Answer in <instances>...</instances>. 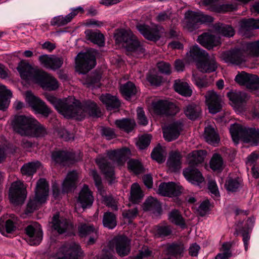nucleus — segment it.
Returning <instances> with one entry per match:
<instances>
[{
    "mask_svg": "<svg viewBox=\"0 0 259 259\" xmlns=\"http://www.w3.org/2000/svg\"><path fill=\"white\" fill-rule=\"evenodd\" d=\"M131 154L129 149L124 148L120 150L108 151L107 156L99 155L96 162L105 178L111 183L114 179L113 163L122 164Z\"/></svg>",
    "mask_w": 259,
    "mask_h": 259,
    "instance_id": "f257e3e1",
    "label": "nucleus"
},
{
    "mask_svg": "<svg viewBox=\"0 0 259 259\" xmlns=\"http://www.w3.org/2000/svg\"><path fill=\"white\" fill-rule=\"evenodd\" d=\"M172 233V228L170 226L161 225L156 226L155 236L158 238H164L170 236Z\"/></svg>",
    "mask_w": 259,
    "mask_h": 259,
    "instance_id": "6e6d98bb",
    "label": "nucleus"
},
{
    "mask_svg": "<svg viewBox=\"0 0 259 259\" xmlns=\"http://www.w3.org/2000/svg\"><path fill=\"white\" fill-rule=\"evenodd\" d=\"M52 159L55 163L62 165L72 163V155L65 151H56L52 153Z\"/></svg>",
    "mask_w": 259,
    "mask_h": 259,
    "instance_id": "c85d7f7f",
    "label": "nucleus"
},
{
    "mask_svg": "<svg viewBox=\"0 0 259 259\" xmlns=\"http://www.w3.org/2000/svg\"><path fill=\"white\" fill-rule=\"evenodd\" d=\"M22 78L39 84L43 89L55 91L59 87L57 79L48 73L25 65L18 68Z\"/></svg>",
    "mask_w": 259,
    "mask_h": 259,
    "instance_id": "f03ea898",
    "label": "nucleus"
},
{
    "mask_svg": "<svg viewBox=\"0 0 259 259\" xmlns=\"http://www.w3.org/2000/svg\"><path fill=\"white\" fill-rule=\"evenodd\" d=\"M197 41L203 47L207 49H212L221 43L220 38L208 32L203 33L199 36Z\"/></svg>",
    "mask_w": 259,
    "mask_h": 259,
    "instance_id": "bb28decb",
    "label": "nucleus"
},
{
    "mask_svg": "<svg viewBox=\"0 0 259 259\" xmlns=\"http://www.w3.org/2000/svg\"><path fill=\"white\" fill-rule=\"evenodd\" d=\"M242 223L243 222H239L236 225V227H238L239 226V224H240V226L242 225ZM249 233L250 232L246 231V230L244 229H241L240 230H239L237 228H235V231L234 232V235L236 236H238L240 233H241L243 237L245 250L246 251H247L248 249V242L250 239Z\"/></svg>",
    "mask_w": 259,
    "mask_h": 259,
    "instance_id": "bf43d9fd",
    "label": "nucleus"
},
{
    "mask_svg": "<svg viewBox=\"0 0 259 259\" xmlns=\"http://www.w3.org/2000/svg\"><path fill=\"white\" fill-rule=\"evenodd\" d=\"M168 219L170 222L176 225L184 226L185 221L180 212L176 209L172 210L169 213Z\"/></svg>",
    "mask_w": 259,
    "mask_h": 259,
    "instance_id": "5fc2aeb1",
    "label": "nucleus"
},
{
    "mask_svg": "<svg viewBox=\"0 0 259 259\" xmlns=\"http://www.w3.org/2000/svg\"><path fill=\"white\" fill-rule=\"evenodd\" d=\"M185 178L194 185H199L204 181L202 174L194 167L189 166L183 170Z\"/></svg>",
    "mask_w": 259,
    "mask_h": 259,
    "instance_id": "393cba45",
    "label": "nucleus"
},
{
    "mask_svg": "<svg viewBox=\"0 0 259 259\" xmlns=\"http://www.w3.org/2000/svg\"><path fill=\"white\" fill-rule=\"evenodd\" d=\"M117 43H122L127 55L138 57L144 54L145 49L130 30L120 29L115 33Z\"/></svg>",
    "mask_w": 259,
    "mask_h": 259,
    "instance_id": "20e7f679",
    "label": "nucleus"
},
{
    "mask_svg": "<svg viewBox=\"0 0 259 259\" xmlns=\"http://www.w3.org/2000/svg\"><path fill=\"white\" fill-rule=\"evenodd\" d=\"M210 165L211 168L214 170L222 169L223 161L221 156L218 154H214L210 160Z\"/></svg>",
    "mask_w": 259,
    "mask_h": 259,
    "instance_id": "052dcab7",
    "label": "nucleus"
},
{
    "mask_svg": "<svg viewBox=\"0 0 259 259\" xmlns=\"http://www.w3.org/2000/svg\"><path fill=\"white\" fill-rule=\"evenodd\" d=\"M144 195L139 184H133L131 188V200L134 203L139 202Z\"/></svg>",
    "mask_w": 259,
    "mask_h": 259,
    "instance_id": "8fccbe9b",
    "label": "nucleus"
},
{
    "mask_svg": "<svg viewBox=\"0 0 259 259\" xmlns=\"http://www.w3.org/2000/svg\"><path fill=\"white\" fill-rule=\"evenodd\" d=\"M213 29L215 33L225 37H232L235 34V30L231 25L221 23L214 24Z\"/></svg>",
    "mask_w": 259,
    "mask_h": 259,
    "instance_id": "473e14b6",
    "label": "nucleus"
},
{
    "mask_svg": "<svg viewBox=\"0 0 259 259\" xmlns=\"http://www.w3.org/2000/svg\"><path fill=\"white\" fill-rule=\"evenodd\" d=\"M227 96L234 104L239 105L248 100L247 94L241 92H231L227 94Z\"/></svg>",
    "mask_w": 259,
    "mask_h": 259,
    "instance_id": "37998d69",
    "label": "nucleus"
},
{
    "mask_svg": "<svg viewBox=\"0 0 259 259\" xmlns=\"http://www.w3.org/2000/svg\"><path fill=\"white\" fill-rule=\"evenodd\" d=\"M240 31L244 32L253 29H259V19H243L239 22Z\"/></svg>",
    "mask_w": 259,
    "mask_h": 259,
    "instance_id": "a19ab883",
    "label": "nucleus"
},
{
    "mask_svg": "<svg viewBox=\"0 0 259 259\" xmlns=\"http://www.w3.org/2000/svg\"><path fill=\"white\" fill-rule=\"evenodd\" d=\"M96 58L93 52L80 53L76 57V63L82 73H85L96 65Z\"/></svg>",
    "mask_w": 259,
    "mask_h": 259,
    "instance_id": "ddd939ff",
    "label": "nucleus"
},
{
    "mask_svg": "<svg viewBox=\"0 0 259 259\" xmlns=\"http://www.w3.org/2000/svg\"><path fill=\"white\" fill-rule=\"evenodd\" d=\"M235 80L238 83L245 85L248 89L256 90L259 88V77L256 75L242 71L236 76Z\"/></svg>",
    "mask_w": 259,
    "mask_h": 259,
    "instance_id": "dca6fc26",
    "label": "nucleus"
},
{
    "mask_svg": "<svg viewBox=\"0 0 259 259\" xmlns=\"http://www.w3.org/2000/svg\"><path fill=\"white\" fill-rule=\"evenodd\" d=\"M259 57V40L245 44L241 49H235L224 53L223 60L227 63L240 64L246 60L248 56Z\"/></svg>",
    "mask_w": 259,
    "mask_h": 259,
    "instance_id": "7ed1b4c3",
    "label": "nucleus"
},
{
    "mask_svg": "<svg viewBox=\"0 0 259 259\" xmlns=\"http://www.w3.org/2000/svg\"><path fill=\"white\" fill-rule=\"evenodd\" d=\"M79 233L81 237L89 236L97 230L92 225L83 224L78 228Z\"/></svg>",
    "mask_w": 259,
    "mask_h": 259,
    "instance_id": "0e129e2a",
    "label": "nucleus"
},
{
    "mask_svg": "<svg viewBox=\"0 0 259 259\" xmlns=\"http://www.w3.org/2000/svg\"><path fill=\"white\" fill-rule=\"evenodd\" d=\"M103 226L109 229H112L117 225L115 215L111 212H105L103 218Z\"/></svg>",
    "mask_w": 259,
    "mask_h": 259,
    "instance_id": "3c124183",
    "label": "nucleus"
},
{
    "mask_svg": "<svg viewBox=\"0 0 259 259\" xmlns=\"http://www.w3.org/2000/svg\"><path fill=\"white\" fill-rule=\"evenodd\" d=\"M110 245L115 248L116 251L120 256L128 254L131 250L130 240L127 237L118 236L114 238L110 242Z\"/></svg>",
    "mask_w": 259,
    "mask_h": 259,
    "instance_id": "f3484780",
    "label": "nucleus"
},
{
    "mask_svg": "<svg viewBox=\"0 0 259 259\" xmlns=\"http://www.w3.org/2000/svg\"><path fill=\"white\" fill-rule=\"evenodd\" d=\"M45 97L62 115L64 117H68L67 113L69 112L75 101L74 97H69L63 100L58 99L50 94H46Z\"/></svg>",
    "mask_w": 259,
    "mask_h": 259,
    "instance_id": "f8f14e48",
    "label": "nucleus"
},
{
    "mask_svg": "<svg viewBox=\"0 0 259 259\" xmlns=\"http://www.w3.org/2000/svg\"><path fill=\"white\" fill-rule=\"evenodd\" d=\"M25 231L29 238V241L30 245H37L42 240V230L40 225L37 223L35 222L28 226L25 229Z\"/></svg>",
    "mask_w": 259,
    "mask_h": 259,
    "instance_id": "6ab92c4d",
    "label": "nucleus"
},
{
    "mask_svg": "<svg viewBox=\"0 0 259 259\" xmlns=\"http://www.w3.org/2000/svg\"><path fill=\"white\" fill-rule=\"evenodd\" d=\"M154 113L160 116H173L179 111V108L173 103L160 100L152 103Z\"/></svg>",
    "mask_w": 259,
    "mask_h": 259,
    "instance_id": "9d476101",
    "label": "nucleus"
},
{
    "mask_svg": "<svg viewBox=\"0 0 259 259\" xmlns=\"http://www.w3.org/2000/svg\"><path fill=\"white\" fill-rule=\"evenodd\" d=\"M192 79L195 84L199 88L202 89L209 86L211 84V81H208L204 78H201L195 74L192 75Z\"/></svg>",
    "mask_w": 259,
    "mask_h": 259,
    "instance_id": "338daca9",
    "label": "nucleus"
},
{
    "mask_svg": "<svg viewBox=\"0 0 259 259\" xmlns=\"http://www.w3.org/2000/svg\"><path fill=\"white\" fill-rule=\"evenodd\" d=\"M77 179V173L75 171L68 173L65 179L62 184V190L68 193L75 187V181Z\"/></svg>",
    "mask_w": 259,
    "mask_h": 259,
    "instance_id": "f704fd0d",
    "label": "nucleus"
},
{
    "mask_svg": "<svg viewBox=\"0 0 259 259\" xmlns=\"http://www.w3.org/2000/svg\"><path fill=\"white\" fill-rule=\"evenodd\" d=\"M208 189L213 197H219L220 193L216 182L213 180H209L208 183Z\"/></svg>",
    "mask_w": 259,
    "mask_h": 259,
    "instance_id": "774afa93",
    "label": "nucleus"
},
{
    "mask_svg": "<svg viewBox=\"0 0 259 259\" xmlns=\"http://www.w3.org/2000/svg\"><path fill=\"white\" fill-rule=\"evenodd\" d=\"M136 27L144 37L148 40L155 41L160 37L159 31L157 27H151L145 24H138Z\"/></svg>",
    "mask_w": 259,
    "mask_h": 259,
    "instance_id": "b1692460",
    "label": "nucleus"
},
{
    "mask_svg": "<svg viewBox=\"0 0 259 259\" xmlns=\"http://www.w3.org/2000/svg\"><path fill=\"white\" fill-rule=\"evenodd\" d=\"M38 60L40 64L44 67L54 70L60 68L63 63V59L62 57L48 55L40 56Z\"/></svg>",
    "mask_w": 259,
    "mask_h": 259,
    "instance_id": "412c9836",
    "label": "nucleus"
},
{
    "mask_svg": "<svg viewBox=\"0 0 259 259\" xmlns=\"http://www.w3.org/2000/svg\"><path fill=\"white\" fill-rule=\"evenodd\" d=\"M204 5L208 6V9L217 13H224L232 11L236 9L235 5L230 4H222L218 3V0H203Z\"/></svg>",
    "mask_w": 259,
    "mask_h": 259,
    "instance_id": "aec40b11",
    "label": "nucleus"
},
{
    "mask_svg": "<svg viewBox=\"0 0 259 259\" xmlns=\"http://www.w3.org/2000/svg\"><path fill=\"white\" fill-rule=\"evenodd\" d=\"M185 115L191 120H196L198 118L201 112V109L199 106L194 104H191L186 106L184 108Z\"/></svg>",
    "mask_w": 259,
    "mask_h": 259,
    "instance_id": "58836bf2",
    "label": "nucleus"
},
{
    "mask_svg": "<svg viewBox=\"0 0 259 259\" xmlns=\"http://www.w3.org/2000/svg\"><path fill=\"white\" fill-rule=\"evenodd\" d=\"M11 97V92L7 90L5 85H0V110H5L8 108Z\"/></svg>",
    "mask_w": 259,
    "mask_h": 259,
    "instance_id": "4c0bfd02",
    "label": "nucleus"
},
{
    "mask_svg": "<svg viewBox=\"0 0 259 259\" xmlns=\"http://www.w3.org/2000/svg\"><path fill=\"white\" fill-rule=\"evenodd\" d=\"M151 137L149 135H145L139 137V140L136 144L140 149H144L147 148L150 144Z\"/></svg>",
    "mask_w": 259,
    "mask_h": 259,
    "instance_id": "69168bd1",
    "label": "nucleus"
},
{
    "mask_svg": "<svg viewBox=\"0 0 259 259\" xmlns=\"http://www.w3.org/2000/svg\"><path fill=\"white\" fill-rule=\"evenodd\" d=\"M196 65L198 69L203 73L214 72L218 67V64L213 55H208L205 58L197 61Z\"/></svg>",
    "mask_w": 259,
    "mask_h": 259,
    "instance_id": "4be33fe9",
    "label": "nucleus"
},
{
    "mask_svg": "<svg viewBox=\"0 0 259 259\" xmlns=\"http://www.w3.org/2000/svg\"><path fill=\"white\" fill-rule=\"evenodd\" d=\"M39 164V162L37 161L36 162H29L24 164L21 168L22 174L29 176L32 175L35 172Z\"/></svg>",
    "mask_w": 259,
    "mask_h": 259,
    "instance_id": "13d9d810",
    "label": "nucleus"
},
{
    "mask_svg": "<svg viewBox=\"0 0 259 259\" xmlns=\"http://www.w3.org/2000/svg\"><path fill=\"white\" fill-rule=\"evenodd\" d=\"M165 154L164 149L161 146H158L153 149L151 155L153 159L159 163H162L165 160Z\"/></svg>",
    "mask_w": 259,
    "mask_h": 259,
    "instance_id": "4d7b16f0",
    "label": "nucleus"
},
{
    "mask_svg": "<svg viewBox=\"0 0 259 259\" xmlns=\"http://www.w3.org/2000/svg\"><path fill=\"white\" fill-rule=\"evenodd\" d=\"M49 194V185L45 179H40L37 182L35 189V196L31 198L27 204L29 212L37 209L40 205L45 203Z\"/></svg>",
    "mask_w": 259,
    "mask_h": 259,
    "instance_id": "0eeeda50",
    "label": "nucleus"
},
{
    "mask_svg": "<svg viewBox=\"0 0 259 259\" xmlns=\"http://www.w3.org/2000/svg\"><path fill=\"white\" fill-rule=\"evenodd\" d=\"M242 181L239 178L229 177L226 180L225 187L228 191L236 192L241 187Z\"/></svg>",
    "mask_w": 259,
    "mask_h": 259,
    "instance_id": "a18cd8bd",
    "label": "nucleus"
},
{
    "mask_svg": "<svg viewBox=\"0 0 259 259\" xmlns=\"http://www.w3.org/2000/svg\"><path fill=\"white\" fill-rule=\"evenodd\" d=\"M74 100L69 112L67 113L68 118L75 117L81 120L87 115L93 117H99L101 116V111L94 102L89 100L81 103L75 98Z\"/></svg>",
    "mask_w": 259,
    "mask_h": 259,
    "instance_id": "39448f33",
    "label": "nucleus"
},
{
    "mask_svg": "<svg viewBox=\"0 0 259 259\" xmlns=\"http://www.w3.org/2000/svg\"><path fill=\"white\" fill-rule=\"evenodd\" d=\"M203 150L194 151L188 156V161L189 166L194 167L195 165L202 162L205 155Z\"/></svg>",
    "mask_w": 259,
    "mask_h": 259,
    "instance_id": "e433bc0d",
    "label": "nucleus"
},
{
    "mask_svg": "<svg viewBox=\"0 0 259 259\" xmlns=\"http://www.w3.org/2000/svg\"><path fill=\"white\" fill-rule=\"evenodd\" d=\"M80 11L83 12L82 8L79 7L77 9H73L71 13L65 17L63 16H58L53 18L51 21V25L53 26H61L66 25L70 22L71 20Z\"/></svg>",
    "mask_w": 259,
    "mask_h": 259,
    "instance_id": "c756f323",
    "label": "nucleus"
},
{
    "mask_svg": "<svg viewBox=\"0 0 259 259\" xmlns=\"http://www.w3.org/2000/svg\"><path fill=\"white\" fill-rule=\"evenodd\" d=\"M88 39L99 46H103L104 41V36L103 34L99 32H93L91 30H87L85 32Z\"/></svg>",
    "mask_w": 259,
    "mask_h": 259,
    "instance_id": "09e8293b",
    "label": "nucleus"
},
{
    "mask_svg": "<svg viewBox=\"0 0 259 259\" xmlns=\"http://www.w3.org/2000/svg\"><path fill=\"white\" fill-rule=\"evenodd\" d=\"M181 192V187L173 182L162 183L158 188V193L164 196H177Z\"/></svg>",
    "mask_w": 259,
    "mask_h": 259,
    "instance_id": "a878e982",
    "label": "nucleus"
},
{
    "mask_svg": "<svg viewBox=\"0 0 259 259\" xmlns=\"http://www.w3.org/2000/svg\"><path fill=\"white\" fill-rule=\"evenodd\" d=\"M120 91L125 98L126 100H129L132 96L136 94L137 90L133 82L128 81L120 86Z\"/></svg>",
    "mask_w": 259,
    "mask_h": 259,
    "instance_id": "c03bdc74",
    "label": "nucleus"
},
{
    "mask_svg": "<svg viewBox=\"0 0 259 259\" xmlns=\"http://www.w3.org/2000/svg\"><path fill=\"white\" fill-rule=\"evenodd\" d=\"M78 201L83 208L90 207L92 205L94 197L87 185H84L80 191Z\"/></svg>",
    "mask_w": 259,
    "mask_h": 259,
    "instance_id": "7c9ffc66",
    "label": "nucleus"
},
{
    "mask_svg": "<svg viewBox=\"0 0 259 259\" xmlns=\"http://www.w3.org/2000/svg\"><path fill=\"white\" fill-rule=\"evenodd\" d=\"M213 18L209 15H205L200 12L188 11L185 14L183 21L184 27L190 31H192L198 27L199 23L211 22Z\"/></svg>",
    "mask_w": 259,
    "mask_h": 259,
    "instance_id": "6e6552de",
    "label": "nucleus"
},
{
    "mask_svg": "<svg viewBox=\"0 0 259 259\" xmlns=\"http://www.w3.org/2000/svg\"><path fill=\"white\" fill-rule=\"evenodd\" d=\"M230 133L233 141L238 143L241 139L251 145H259V130L254 128H247L241 124L234 123L230 127Z\"/></svg>",
    "mask_w": 259,
    "mask_h": 259,
    "instance_id": "423d86ee",
    "label": "nucleus"
},
{
    "mask_svg": "<svg viewBox=\"0 0 259 259\" xmlns=\"http://www.w3.org/2000/svg\"><path fill=\"white\" fill-rule=\"evenodd\" d=\"M128 168L135 174H140L143 171L141 163L137 160L131 159L127 162Z\"/></svg>",
    "mask_w": 259,
    "mask_h": 259,
    "instance_id": "680f3d73",
    "label": "nucleus"
},
{
    "mask_svg": "<svg viewBox=\"0 0 259 259\" xmlns=\"http://www.w3.org/2000/svg\"><path fill=\"white\" fill-rule=\"evenodd\" d=\"M82 254V251L78 244L71 243L66 244L59 249V256L56 259H78Z\"/></svg>",
    "mask_w": 259,
    "mask_h": 259,
    "instance_id": "a211bd4d",
    "label": "nucleus"
},
{
    "mask_svg": "<svg viewBox=\"0 0 259 259\" xmlns=\"http://www.w3.org/2000/svg\"><path fill=\"white\" fill-rule=\"evenodd\" d=\"M182 156L178 152H172L170 153L167 161V164L169 168L176 170L181 167Z\"/></svg>",
    "mask_w": 259,
    "mask_h": 259,
    "instance_id": "ea45409f",
    "label": "nucleus"
},
{
    "mask_svg": "<svg viewBox=\"0 0 259 259\" xmlns=\"http://www.w3.org/2000/svg\"><path fill=\"white\" fill-rule=\"evenodd\" d=\"M25 100L29 105L36 113L48 117L51 111L45 103L33 95L30 91L25 93Z\"/></svg>",
    "mask_w": 259,
    "mask_h": 259,
    "instance_id": "9b49d317",
    "label": "nucleus"
},
{
    "mask_svg": "<svg viewBox=\"0 0 259 259\" xmlns=\"http://www.w3.org/2000/svg\"><path fill=\"white\" fill-rule=\"evenodd\" d=\"M115 124L119 128L127 133H129L134 129L135 125V122L132 119L123 118L122 119L115 120Z\"/></svg>",
    "mask_w": 259,
    "mask_h": 259,
    "instance_id": "de8ad7c7",
    "label": "nucleus"
},
{
    "mask_svg": "<svg viewBox=\"0 0 259 259\" xmlns=\"http://www.w3.org/2000/svg\"><path fill=\"white\" fill-rule=\"evenodd\" d=\"M100 100L106 105V108L108 110L117 109L120 105L119 100L115 96L108 94L101 96Z\"/></svg>",
    "mask_w": 259,
    "mask_h": 259,
    "instance_id": "2f4dec72",
    "label": "nucleus"
},
{
    "mask_svg": "<svg viewBox=\"0 0 259 259\" xmlns=\"http://www.w3.org/2000/svg\"><path fill=\"white\" fill-rule=\"evenodd\" d=\"M208 53L204 50L201 49L197 46L192 47L189 51V56L193 60L198 61L205 58Z\"/></svg>",
    "mask_w": 259,
    "mask_h": 259,
    "instance_id": "603ef678",
    "label": "nucleus"
},
{
    "mask_svg": "<svg viewBox=\"0 0 259 259\" xmlns=\"http://www.w3.org/2000/svg\"><path fill=\"white\" fill-rule=\"evenodd\" d=\"M31 134L27 135L30 137H43L47 134L45 127L39 124L36 120L33 122V125L31 127Z\"/></svg>",
    "mask_w": 259,
    "mask_h": 259,
    "instance_id": "864d4df0",
    "label": "nucleus"
},
{
    "mask_svg": "<svg viewBox=\"0 0 259 259\" xmlns=\"http://www.w3.org/2000/svg\"><path fill=\"white\" fill-rule=\"evenodd\" d=\"M35 119L31 117L24 115H17L15 116L12 124L14 130L21 136H27L30 134V129L33 125Z\"/></svg>",
    "mask_w": 259,
    "mask_h": 259,
    "instance_id": "1a4fd4ad",
    "label": "nucleus"
},
{
    "mask_svg": "<svg viewBox=\"0 0 259 259\" xmlns=\"http://www.w3.org/2000/svg\"><path fill=\"white\" fill-rule=\"evenodd\" d=\"M143 209L144 211H150L153 213H159L161 210V205L156 198L150 197L144 203Z\"/></svg>",
    "mask_w": 259,
    "mask_h": 259,
    "instance_id": "72a5a7b5",
    "label": "nucleus"
},
{
    "mask_svg": "<svg viewBox=\"0 0 259 259\" xmlns=\"http://www.w3.org/2000/svg\"><path fill=\"white\" fill-rule=\"evenodd\" d=\"M174 87L175 90L182 96L190 97L192 95V90L186 82L182 81L180 80H176L174 84Z\"/></svg>",
    "mask_w": 259,
    "mask_h": 259,
    "instance_id": "79ce46f5",
    "label": "nucleus"
},
{
    "mask_svg": "<svg viewBox=\"0 0 259 259\" xmlns=\"http://www.w3.org/2000/svg\"><path fill=\"white\" fill-rule=\"evenodd\" d=\"M205 102L210 113L214 114L222 109L223 102L222 97L213 90L206 92L205 95Z\"/></svg>",
    "mask_w": 259,
    "mask_h": 259,
    "instance_id": "2eb2a0df",
    "label": "nucleus"
},
{
    "mask_svg": "<svg viewBox=\"0 0 259 259\" xmlns=\"http://www.w3.org/2000/svg\"><path fill=\"white\" fill-rule=\"evenodd\" d=\"M167 253L175 257H180L183 255L185 251L184 245L181 243H173L165 245Z\"/></svg>",
    "mask_w": 259,
    "mask_h": 259,
    "instance_id": "c9c22d12",
    "label": "nucleus"
},
{
    "mask_svg": "<svg viewBox=\"0 0 259 259\" xmlns=\"http://www.w3.org/2000/svg\"><path fill=\"white\" fill-rule=\"evenodd\" d=\"M53 228L59 234H63L70 230L72 225L65 219L59 218V214H56L52 219Z\"/></svg>",
    "mask_w": 259,
    "mask_h": 259,
    "instance_id": "cd10ccee",
    "label": "nucleus"
},
{
    "mask_svg": "<svg viewBox=\"0 0 259 259\" xmlns=\"http://www.w3.org/2000/svg\"><path fill=\"white\" fill-rule=\"evenodd\" d=\"M9 198L11 202L16 205L23 203L26 198L25 189L20 181L13 182L10 189Z\"/></svg>",
    "mask_w": 259,
    "mask_h": 259,
    "instance_id": "4468645a",
    "label": "nucleus"
},
{
    "mask_svg": "<svg viewBox=\"0 0 259 259\" xmlns=\"http://www.w3.org/2000/svg\"><path fill=\"white\" fill-rule=\"evenodd\" d=\"M204 137L206 141L209 144H214L219 142L220 139L215 130L211 126L205 127Z\"/></svg>",
    "mask_w": 259,
    "mask_h": 259,
    "instance_id": "49530a36",
    "label": "nucleus"
},
{
    "mask_svg": "<svg viewBox=\"0 0 259 259\" xmlns=\"http://www.w3.org/2000/svg\"><path fill=\"white\" fill-rule=\"evenodd\" d=\"M182 124L180 122H175L163 127V137L165 140L170 142L178 138Z\"/></svg>",
    "mask_w": 259,
    "mask_h": 259,
    "instance_id": "5701e85b",
    "label": "nucleus"
},
{
    "mask_svg": "<svg viewBox=\"0 0 259 259\" xmlns=\"http://www.w3.org/2000/svg\"><path fill=\"white\" fill-rule=\"evenodd\" d=\"M101 78V76L100 74L93 73L91 75L87 76L83 84L86 85L89 88L94 87L96 83H98L100 81Z\"/></svg>",
    "mask_w": 259,
    "mask_h": 259,
    "instance_id": "e2e57ef3",
    "label": "nucleus"
}]
</instances>
